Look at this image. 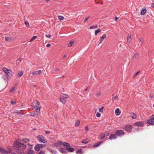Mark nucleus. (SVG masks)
<instances>
[{
  "instance_id": "obj_38",
  "label": "nucleus",
  "mask_w": 154,
  "mask_h": 154,
  "mask_svg": "<svg viewBox=\"0 0 154 154\" xmlns=\"http://www.w3.org/2000/svg\"><path fill=\"white\" fill-rule=\"evenodd\" d=\"M15 87H13L12 89L10 91V92L11 93H13L15 91Z\"/></svg>"
},
{
  "instance_id": "obj_2",
  "label": "nucleus",
  "mask_w": 154,
  "mask_h": 154,
  "mask_svg": "<svg viewBox=\"0 0 154 154\" xmlns=\"http://www.w3.org/2000/svg\"><path fill=\"white\" fill-rule=\"evenodd\" d=\"M8 150H6L5 149L0 147V152L2 154H9L11 153L12 150V148L11 147L8 146L7 147Z\"/></svg>"
},
{
  "instance_id": "obj_4",
  "label": "nucleus",
  "mask_w": 154,
  "mask_h": 154,
  "mask_svg": "<svg viewBox=\"0 0 154 154\" xmlns=\"http://www.w3.org/2000/svg\"><path fill=\"white\" fill-rule=\"evenodd\" d=\"M2 70L8 76H9L10 77H11L12 76L13 72L11 70L8 69L5 67L3 68Z\"/></svg>"
},
{
  "instance_id": "obj_49",
  "label": "nucleus",
  "mask_w": 154,
  "mask_h": 154,
  "mask_svg": "<svg viewBox=\"0 0 154 154\" xmlns=\"http://www.w3.org/2000/svg\"><path fill=\"white\" fill-rule=\"evenodd\" d=\"M101 95V93H98L96 94V96L97 97H99Z\"/></svg>"
},
{
  "instance_id": "obj_7",
  "label": "nucleus",
  "mask_w": 154,
  "mask_h": 154,
  "mask_svg": "<svg viewBox=\"0 0 154 154\" xmlns=\"http://www.w3.org/2000/svg\"><path fill=\"white\" fill-rule=\"evenodd\" d=\"M147 122L150 125H154V115L150 118V119L147 120Z\"/></svg>"
},
{
  "instance_id": "obj_21",
  "label": "nucleus",
  "mask_w": 154,
  "mask_h": 154,
  "mask_svg": "<svg viewBox=\"0 0 154 154\" xmlns=\"http://www.w3.org/2000/svg\"><path fill=\"white\" fill-rule=\"evenodd\" d=\"M146 8L143 9L141 11V12L140 13L141 14V15H143L144 14H145L146 12Z\"/></svg>"
},
{
  "instance_id": "obj_35",
  "label": "nucleus",
  "mask_w": 154,
  "mask_h": 154,
  "mask_svg": "<svg viewBox=\"0 0 154 154\" xmlns=\"http://www.w3.org/2000/svg\"><path fill=\"white\" fill-rule=\"evenodd\" d=\"M106 34H104L101 37V38H102V39H104V38H105L106 37Z\"/></svg>"
},
{
  "instance_id": "obj_6",
  "label": "nucleus",
  "mask_w": 154,
  "mask_h": 154,
  "mask_svg": "<svg viewBox=\"0 0 154 154\" xmlns=\"http://www.w3.org/2000/svg\"><path fill=\"white\" fill-rule=\"evenodd\" d=\"M43 147H45V145L42 144H37L34 147L35 150L36 151H39Z\"/></svg>"
},
{
  "instance_id": "obj_20",
  "label": "nucleus",
  "mask_w": 154,
  "mask_h": 154,
  "mask_svg": "<svg viewBox=\"0 0 154 154\" xmlns=\"http://www.w3.org/2000/svg\"><path fill=\"white\" fill-rule=\"evenodd\" d=\"M140 42L138 44V46H141L143 43V39L140 38L139 39Z\"/></svg>"
},
{
  "instance_id": "obj_42",
  "label": "nucleus",
  "mask_w": 154,
  "mask_h": 154,
  "mask_svg": "<svg viewBox=\"0 0 154 154\" xmlns=\"http://www.w3.org/2000/svg\"><path fill=\"white\" fill-rule=\"evenodd\" d=\"M137 115L134 114H133L132 116H131V117L133 119H135L137 117Z\"/></svg>"
},
{
  "instance_id": "obj_34",
  "label": "nucleus",
  "mask_w": 154,
  "mask_h": 154,
  "mask_svg": "<svg viewBox=\"0 0 154 154\" xmlns=\"http://www.w3.org/2000/svg\"><path fill=\"white\" fill-rule=\"evenodd\" d=\"M58 19L60 20H63L64 19L63 17L61 16H58Z\"/></svg>"
},
{
  "instance_id": "obj_36",
  "label": "nucleus",
  "mask_w": 154,
  "mask_h": 154,
  "mask_svg": "<svg viewBox=\"0 0 154 154\" xmlns=\"http://www.w3.org/2000/svg\"><path fill=\"white\" fill-rule=\"evenodd\" d=\"M37 115V114H36V113L35 112H33L31 113L30 114V115L31 116H34L35 115Z\"/></svg>"
},
{
  "instance_id": "obj_24",
  "label": "nucleus",
  "mask_w": 154,
  "mask_h": 154,
  "mask_svg": "<svg viewBox=\"0 0 154 154\" xmlns=\"http://www.w3.org/2000/svg\"><path fill=\"white\" fill-rule=\"evenodd\" d=\"M5 39L6 41L9 42L11 41L12 40V38H11L9 37H5Z\"/></svg>"
},
{
  "instance_id": "obj_59",
  "label": "nucleus",
  "mask_w": 154,
  "mask_h": 154,
  "mask_svg": "<svg viewBox=\"0 0 154 154\" xmlns=\"http://www.w3.org/2000/svg\"><path fill=\"white\" fill-rule=\"evenodd\" d=\"M51 46V44L49 43H48V44H47V45H46V47H50Z\"/></svg>"
},
{
  "instance_id": "obj_57",
  "label": "nucleus",
  "mask_w": 154,
  "mask_h": 154,
  "mask_svg": "<svg viewBox=\"0 0 154 154\" xmlns=\"http://www.w3.org/2000/svg\"><path fill=\"white\" fill-rule=\"evenodd\" d=\"M11 103L12 105H14L16 103V102L11 101Z\"/></svg>"
},
{
  "instance_id": "obj_31",
  "label": "nucleus",
  "mask_w": 154,
  "mask_h": 154,
  "mask_svg": "<svg viewBox=\"0 0 154 154\" xmlns=\"http://www.w3.org/2000/svg\"><path fill=\"white\" fill-rule=\"evenodd\" d=\"M127 38V41L128 42H130L131 40V35L128 36Z\"/></svg>"
},
{
  "instance_id": "obj_50",
  "label": "nucleus",
  "mask_w": 154,
  "mask_h": 154,
  "mask_svg": "<svg viewBox=\"0 0 154 154\" xmlns=\"http://www.w3.org/2000/svg\"><path fill=\"white\" fill-rule=\"evenodd\" d=\"M45 36L46 37L50 38L51 37V35L50 34L45 35Z\"/></svg>"
},
{
  "instance_id": "obj_61",
  "label": "nucleus",
  "mask_w": 154,
  "mask_h": 154,
  "mask_svg": "<svg viewBox=\"0 0 154 154\" xmlns=\"http://www.w3.org/2000/svg\"><path fill=\"white\" fill-rule=\"evenodd\" d=\"M118 19V17H115V20L116 21H117Z\"/></svg>"
},
{
  "instance_id": "obj_63",
  "label": "nucleus",
  "mask_w": 154,
  "mask_h": 154,
  "mask_svg": "<svg viewBox=\"0 0 154 154\" xmlns=\"http://www.w3.org/2000/svg\"><path fill=\"white\" fill-rule=\"evenodd\" d=\"M103 39H102V38H101L100 41V42L99 44H100L103 41Z\"/></svg>"
},
{
  "instance_id": "obj_5",
  "label": "nucleus",
  "mask_w": 154,
  "mask_h": 154,
  "mask_svg": "<svg viewBox=\"0 0 154 154\" xmlns=\"http://www.w3.org/2000/svg\"><path fill=\"white\" fill-rule=\"evenodd\" d=\"M38 140L41 141L42 143H47V141L46 140L45 138L42 135H38L37 137Z\"/></svg>"
},
{
  "instance_id": "obj_37",
  "label": "nucleus",
  "mask_w": 154,
  "mask_h": 154,
  "mask_svg": "<svg viewBox=\"0 0 154 154\" xmlns=\"http://www.w3.org/2000/svg\"><path fill=\"white\" fill-rule=\"evenodd\" d=\"M97 25H96L94 26H91L90 27V29H92L94 28H97Z\"/></svg>"
},
{
  "instance_id": "obj_29",
  "label": "nucleus",
  "mask_w": 154,
  "mask_h": 154,
  "mask_svg": "<svg viewBox=\"0 0 154 154\" xmlns=\"http://www.w3.org/2000/svg\"><path fill=\"white\" fill-rule=\"evenodd\" d=\"M101 31V30L100 29H98L97 30H95L94 32V34L96 35L99 32Z\"/></svg>"
},
{
  "instance_id": "obj_30",
  "label": "nucleus",
  "mask_w": 154,
  "mask_h": 154,
  "mask_svg": "<svg viewBox=\"0 0 154 154\" xmlns=\"http://www.w3.org/2000/svg\"><path fill=\"white\" fill-rule=\"evenodd\" d=\"M23 73L21 71L20 72H19L17 75V76L18 77H20L23 75Z\"/></svg>"
},
{
  "instance_id": "obj_23",
  "label": "nucleus",
  "mask_w": 154,
  "mask_h": 154,
  "mask_svg": "<svg viewBox=\"0 0 154 154\" xmlns=\"http://www.w3.org/2000/svg\"><path fill=\"white\" fill-rule=\"evenodd\" d=\"M27 154H35L34 151L32 149L28 150L27 151Z\"/></svg>"
},
{
  "instance_id": "obj_25",
  "label": "nucleus",
  "mask_w": 154,
  "mask_h": 154,
  "mask_svg": "<svg viewBox=\"0 0 154 154\" xmlns=\"http://www.w3.org/2000/svg\"><path fill=\"white\" fill-rule=\"evenodd\" d=\"M49 151L52 154H58L57 151L56 150L51 149Z\"/></svg>"
},
{
  "instance_id": "obj_46",
  "label": "nucleus",
  "mask_w": 154,
  "mask_h": 154,
  "mask_svg": "<svg viewBox=\"0 0 154 154\" xmlns=\"http://www.w3.org/2000/svg\"><path fill=\"white\" fill-rule=\"evenodd\" d=\"M100 116H101V115L100 113L98 112L97 113L96 116L97 117H100Z\"/></svg>"
},
{
  "instance_id": "obj_8",
  "label": "nucleus",
  "mask_w": 154,
  "mask_h": 154,
  "mask_svg": "<svg viewBox=\"0 0 154 154\" xmlns=\"http://www.w3.org/2000/svg\"><path fill=\"white\" fill-rule=\"evenodd\" d=\"M132 128V125H127L125 126L124 130L126 131L129 132Z\"/></svg>"
},
{
  "instance_id": "obj_55",
  "label": "nucleus",
  "mask_w": 154,
  "mask_h": 154,
  "mask_svg": "<svg viewBox=\"0 0 154 154\" xmlns=\"http://www.w3.org/2000/svg\"><path fill=\"white\" fill-rule=\"evenodd\" d=\"M138 56V54L137 53H136V54H135L134 56V58H136Z\"/></svg>"
},
{
  "instance_id": "obj_48",
  "label": "nucleus",
  "mask_w": 154,
  "mask_h": 154,
  "mask_svg": "<svg viewBox=\"0 0 154 154\" xmlns=\"http://www.w3.org/2000/svg\"><path fill=\"white\" fill-rule=\"evenodd\" d=\"M104 134H105V135L108 136L109 135V132L108 131H106L105 132Z\"/></svg>"
},
{
  "instance_id": "obj_32",
  "label": "nucleus",
  "mask_w": 154,
  "mask_h": 154,
  "mask_svg": "<svg viewBox=\"0 0 154 154\" xmlns=\"http://www.w3.org/2000/svg\"><path fill=\"white\" fill-rule=\"evenodd\" d=\"M74 44V42H71L69 43L68 45V46L69 47H70L72 46Z\"/></svg>"
},
{
  "instance_id": "obj_10",
  "label": "nucleus",
  "mask_w": 154,
  "mask_h": 154,
  "mask_svg": "<svg viewBox=\"0 0 154 154\" xmlns=\"http://www.w3.org/2000/svg\"><path fill=\"white\" fill-rule=\"evenodd\" d=\"M63 154H66L67 153V150L66 149V148H60L58 149Z\"/></svg>"
},
{
  "instance_id": "obj_56",
  "label": "nucleus",
  "mask_w": 154,
  "mask_h": 154,
  "mask_svg": "<svg viewBox=\"0 0 154 154\" xmlns=\"http://www.w3.org/2000/svg\"><path fill=\"white\" fill-rule=\"evenodd\" d=\"M28 145H29V147L30 149H32V145L30 144L29 143L28 144Z\"/></svg>"
},
{
  "instance_id": "obj_9",
  "label": "nucleus",
  "mask_w": 154,
  "mask_h": 154,
  "mask_svg": "<svg viewBox=\"0 0 154 154\" xmlns=\"http://www.w3.org/2000/svg\"><path fill=\"white\" fill-rule=\"evenodd\" d=\"M115 134H116V135L118 136H121L124 134V132L123 130H117L116 131Z\"/></svg>"
},
{
  "instance_id": "obj_14",
  "label": "nucleus",
  "mask_w": 154,
  "mask_h": 154,
  "mask_svg": "<svg viewBox=\"0 0 154 154\" xmlns=\"http://www.w3.org/2000/svg\"><path fill=\"white\" fill-rule=\"evenodd\" d=\"M41 108V106H38L37 107H34V108H35L36 109L35 111V112L36 113V114L37 115H38V113H39L40 111V108Z\"/></svg>"
},
{
  "instance_id": "obj_45",
  "label": "nucleus",
  "mask_w": 154,
  "mask_h": 154,
  "mask_svg": "<svg viewBox=\"0 0 154 154\" xmlns=\"http://www.w3.org/2000/svg\"><path fill=\"white\" fill-rule=\"evenodd\" d=\"M25 24L26 26V27H28L29 26V24L28 22L25 21Z\"/></svg>"
},
{
  "instance_id": "obj_28",
  "label": "nucleus",
  "mask_w": 154,
  "mask_h": 154,
  "mask_svg": "<svg viewBox=\"0 0 154 154\" xmlns=\"http://www.w3.org/2000/svg\"><path fill=\"white\" fill-rule=\"evenodd\" d=\"M89 140L88 139H85V140H82V143H84L85 144L87 143H88Z\"/></svg>"
},
{
  "instance_id": "obj_41",
  "label": "nucleus",
  "mask_w": 154,
  "mask_h": 154,
  "mask_svg": "<svg viewBox=\"0 0 154 154\" xmlns=\"http://www.w3.org/2000/svg\"><path fill=\"white\" fill-rule=\"evenodd\" d=\"M103 107L102 106L99 109V111L100 112H103Z\"/></svg>"
},
{
  "instance_id": "obj_43",
  "label": "nucleus",
  "mask_w": 154,
  "mask_h": 154,
  "mask_svg": "<svg viewBox=\"0 0 154 154\" xmlns=\"http://www.w3.org/2000/svg\"><path fill=\"white\" fill-rule=\"evenodd\" d=\"M57 142L58 143L59 145H61L62 144H63V142L60 140H59L57 141Z\"/></svg>"
},
{
  "instance_id": "obj_15",
  "label": "nucleus",
  "mask_w": 154,
  "mask_h": 154,
  "mask_svg": "<svg viewBox=\"0 0 154 154\" xmlns=\"http://www.w3.org/2000/svg\"><path fill=\"white\" fill-rule=\"evenodd\" d=\"M121 111L119 108H117L115 111V113L116 115L117 116H119L121 113Z\"/></svg>"
},
{
  "instance_id": "obj_27",
  "label": "nucleus",
  "mask_w": 154,
  "mask_h": 154,
  "mask_svg": "<svg viewBox=\"0 0 154 154\" xmlns=\"http://www.w3.org/2000/svg\"><path fill=\"white\" fill-rule=\"evenodd\" d=\"M14 113L15 114V115L17 114L20 116H21L23 115V113L20 112L18 110H17L16 112H14Z\"/></svg>"
},
{
  "instance_id": "obj_51",
  "label": "nucleus",
  "mask_w": 154,
  "mask_h": 154,
  "mask_svg": "<svg viewBox=\"0 0 154 154\" xmlns=\"http://www.w3.org/2000/svg\"><path fill=\"white\" fill-rule=\"evenodd\" d=\"M38 154H45V153L43 151H40Z\"/></svg>"
},
{
  "instance_id": "obj_53",
  "label": "nucleus",
  "mask_w": 154,
  "mask_h": 154,
  "mask_svg": "<svg viewBox=\"0 0 154 154\" xmlns=\"http://www.w3.org/2000/svg\"><path fill=\"white\" fill-rule=\"evenodd\" d=\"M85 130L86 132H87L88 130V126H86L85 127Z\"/></svg>"
},
{
  "instance_id": "obj_60",
  "label": "nucleus",
  "mask_w": 154,
  "mask_h": 154,
  "mask_svg": "<svg viewBox=\"0 0 154 154\" xmlns=\"http://www.w3.org/2000/svg\"><path fill=\"white\" fill-rule=\"evenodd\" d=\"M140 72V71H138L137 72L135 73V74L134 75V76H136V75H137L138 73H139V72Z\"/></svg>"
},
{
  "instance_id": "obj_39",
  "label": "nucleus",
  "mask_w": 154,
  "mask_h": 154,
  "mask_svg": "<svg viewBox=\"0 0 154 154\" xmlns=\"http://www.w3.org/2000/svg\"><path fill=\"white\" fill-rule=\"evenodd\" d=\"M40 103L38 101H36V105L35 106V107H37L38 106H39V105H40Z\"/></svg>"
},
{
  "instance_id": "obj_22",
  "label": "nucleus",
  "mask_w": 154,
  "mask_h": 154,
  "mask_svg": "<svg viewBox=\"0 0 154 154\" xmlns=\"http://www.w3.org/2000/svg\"><path fill=\"white\" fill-rule=\"evenodd\" d=\"M135 125L137 126H140L143 125V123L142 122H136L135 123Z\"/></svg>"
},
{
  "instance_id": "obj_62",
  "label": "nucleus",
  "mask_w": 154,
  "mask_h": 154,
  "mask_svg": "<svg viewBox=\"0 0 154 154\" xmlns=\"http://www.w3.org/2000/svg\"><path fill=\"white\" fill-rule=\"evenodd\" d=\"M21 60H22V58H18L17 60V61H21Z\"/></svg>"
},
{
  "instance_id": "obj_47",
  "label": "nucleus",
  "mask_w": 154,
  "mask_h": 154,
  "mask_svg": "<svg viewBox=\"0 0 154 154\" xmlns=\"http://www.w3.org/2000/svg\"><path fill=\"white\" fill-rule=\"evenodd\" d=\"M90 18V17L88 16L84 20V22H85L86 21H87Z\"/></svg>"
},
{
  "instance_id": "obj_58",
  "label": "nucleus",
  "mask_w": 154,
  "mask_h": 154,
  "mask_svg": "<svg viewBox=\"0 0 154 154\" xmlns=\"http://www.w3.org/2000/svg\"><path fill=\"white\" fill-rule=\"evenodd\" d=\"M50 133V131H45V133L46 134H49Z\"/></svg>"
},
{
  "instance_id": "obj_16",
  "label": "nucleus",
  "mask_w": 154,
  "mask_h": 154,
  "mask_svg": "<svg viewBox=\"0 0 154 154\" xmlns=\"http://www.w3.org/2000/svg\"><path fill=\"white\" fill-rule=\"evenodd\" d=\"M2 77L6 82H8V78L6 75H2Z\"/></svg>"
},
{
  "instance_id": "obj_18",
  "label": "nucleus",
  "mask_w": 154,
  "mask_h": 154,
  "mask_svg": "<svg viewBox=\"0 0 154 154\" xmlns=\"http://www.w3.org/2000/svg\"><path fill=\"white\" fill-rule=\"evenodd\" d=\"M30 140L29 139L25 138L24 139H22L21 140V141L22 142H23L25 143L28 142Z\"/></svg>"
},
{
  "instance_id": "obj_52",
  "label": "nucleus",
  "mask_w": 154,
  "mask_h": 154,
  "mask_svg": "<svg viewBox=\"0 0 154 154\" xmlns=\"http://www.w3.org/2000/svg\"><path fill=\"white\" fill-rule=\"evenodd\" d=\"M79 123H80V122H79L78 121V122H75V125L76 126H78V125H79Z\"/></svg>"
},
{
  "instance_id": "obj_3",
  "label": "nucleus",
  "mask_w": 154,
  "mask_h": 154,
  "mask_svg": "<svg viewBox=\"0 0 154 154\" xmlns=\"http://www.w3.org/2000/svg\"><path fill=\"white\" fill-rule=\"evenodd\" d=\"M69 97V96L66 94H62L60 98L61 102L63 103H65L66 101V99Z\"/></svg>"
},
{
  "instance_id": "obj_12",
  "label": "nucleus",
  "mask_w": 154,
  "mask_h": 154,
  "mask_svg": "<svg viewBox=\"0 0 154 154\" xmlns=\"http://www.w3.org/2000/svg\"><path fill=\"white\" fill-rule=\"evenodd\" d=\"M66 149L67 150V152H73L75 150L74 148L70 147H66Z\"/></svg>"
},
{
  "instance_id": "obj_17",
  "label": "nucleus",
  "mask_w": 154,
  "mask_h": 154,
  "mask_svg": "<svg viewBox=\"0 0 154 154\" xmlns=\"http://www.w3.org/2000/svg\"><path fill=\"white\" fill-rule=\"evenodd\" d=\"M75 153L76 154H82L84 153V151L81 149H79L76 150Z\"/></svg>"
},
{
  "instance_id": "obj_54",
  "label": "nucleus",
  "mask_w": 154,
  "mask_h": 154,
  "mask_svg": "<svg viewBox=\"0 0 154 154\" xmlns=\"http://www.w3.org/2000/svg\"><path fill=\"white\" fill-rule=\"evenodd\" d=\"M112 99L114 100H117L118 99V97L117 95H116L114 97H112Z\"/></svg>"
},
{
  "instance_id": "obj_40",
  "label": "nucleus",
  "mask_w": 154,
  "mask_h": 154,
  "mask_svg": "<svg viewBox=\"0 0 154 154\" xmlns=\"http://www.w3.org/2000/svg\"><path fill=\"white\" fill-rule=\"evenodd\" d=\"M37 37V36H33L32 38H31V39H30V42H31L33 40H34V39H35Z\"/></svg>"
},
{
  "instance_id": "obj_33",
  "label": "nucleus",
  "mask_w": 154,
  "mask_h": 154,
  "mask_svg": "<svg viewBox=\"0 0 154 154\" xmlns=\"http://www.w3.org/2000/svg\"><path fill=\"white\" fill-rule=\"evenodd\" d=\"M105 136V134H102L101 136L100 137V140H102L104 139Z\"/></svg>"
},
{
  "instance_id": "obj_13",
  "label": "nucleus",
  "mask_w": 154,
  "mask_h": 154,
  "mask_svg": "<svg viewBox=\"0 0 154 154\" xmlns=\"http://www.w3.org/2000/svg\"><path fill=\"white\" fill-rule=\"evenodd\" d=\"M117 138L116 135L115 134H112L109 137V139L111 140L116 139Z\"/></svg>"
},
{
  "instance_id": "obj_1",
  "label": "nucleus",
  "mask_w": 154,
  "mask_h": 154,
  "mask_svg": "<svg viewBox=\"0 0 154 154\" xmlns=\"http://www.w3.org/2000/svg\"><path fill=\"white\" fill-rule=\"evenodd\" d=\"M13 147L18 154H25L23 149H25L26 146L23 143L20 142L17 140H16L13 144Z\"/></svg>"
},
{
  "instance_id": "obj_19",
  "label": "nucleus",
  "mask_w": 154,
  "mask_h": 154,
  "mask_svg": "<svg viewBox=\"0 0 154 154\" xmlns=\"http://www.w3.org/2000/svg\"><path fill=\"white\" fill-rule=\"evenodd\" d=\"M103 142L102 141L99 142L97 143L96 144H94L93 146L94 147H96L99 146L101 143Z\"/></svg>"
},
{
  "instance_id": "obj_44",
  "label": "nucleus",
  "mask_w": 154,
  "mask_h": 154,
  "mask_svg": "<svg viewBox=\"0 0 154 154\" xmlns=\"http://www.w3.org/2000/svg\"><path fill=\"white\" fill-rule=\"evenodd\" d=\"M53 144L56 147H58L59 146L57 142V143H54Z\"/></svg>"
},
{
  "instance_id": "obj_26",
  "label": "nucleus",
  "mask_w": 154,
  "mask_h": 154,
  "mask_svg": "<svg viewBox=\"0 0 154 154\" xmlns=\"http://www.w3.org/2000/svg\"><path fill=\"white\" fill-rule=\"evenodd\" d=\"M63 146L66 147H68L70 146V145L69 143L66 142H63Z\"/></svg>"
},
{
  "instance_id": "obj_11",
  "label": "nucleus",
  "mask_w": 154,
  "mask_h": 154,
  "mask_svg": "<svg viewBox=\"0 0 154 154\" xmlns=\"http://www.w3.org/2000/svg\"><path fill=\"white\" fill-rule=\"evenodd\" d=\"M42 73V71L41 70H38L37 71H33L32 73V75H40Z\"/></svg>"
},
{
  "instance_id": "obj_64",
  "label": "nucleus",
  "mask_w": 154,
  "mask_h": 154,
  "mask_svg": "<svg viewBox=\"0 0 154 154\" xmlns=\"http://www.w3.org/2000/svg\"><path fill=\"white\" fill-rule=\"evenodd\" d=\"M151 7H152L154 8V3L152 4Z\"/></svg>"
}]
</instances>
